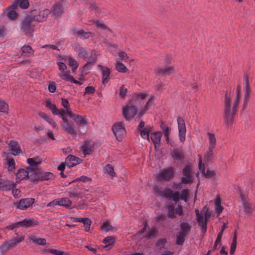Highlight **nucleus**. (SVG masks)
I'll use <instances>...</instances> for the list:
<instances>
[{
	"mask_svg": "<svg viewBox=\"0 0 255 255\" xmlns=\"http://www.w3.org/2000/svg\"><path fill=\"white\" fill-rule=\"evenodd\" d=\"M42 162L41 159L38 157H33L27 159V163L31 166L36 167Z\"/></svg>",
	"mask_w": 255,
	"mask_h": 255,
	"instance_id": "e433bc0d",
	"label": "nucleus"
},
{
	"mask_svg": "<svg viewBox=\"0 0 255 255\" xmlns=\"http://www.w3.org/2000/svg\"><path fill=\"white\" fill-rule=\"evenodd\" d=\"M161 137V132L156 131L151 134L150 138L154 144L156 146V144H159L160 143Z\"/></svg>",
	"mask_w": 255,
	"mask_h": 255,
	"instance_id": "f704fd0d",
	"label": "nucleus"
},
{
	"mask_svg": "<svg viewBox=\"0 0 255 255\" xmlns=\"http://www.w3.org/2000/svg\"><path fill=\"white\" fill-rule=\"evenodd\" d=\"M237 246V237L236 235H235L232 243L231 246V249H230V253L231 254H233L235 252Z\"/></svg>",
	"mask_w": 255,
	"mask_h": 255,
	"instance_id": "e2e57ef3",
	"label": "nucleus"
},
{
	"mask_svg": "<svg viewBox=\"0 0 255 255\" xmlns=\"http://www.w3.org/2000/svg\"><path fill=\"white\" fill-rule=\"evenodd\" d=\"M15 183H13V186L11 187L9 190H12V193L13 196L15 198H17L19 197L20 191L18 189L15 188Z\"/></svg>",
	"mask_w": 255,
	"mask_h": 255,
	"instance_id": "69168bd1",
	"label": "nucleus"
},
{
	"mask_svg": "<svg viewBox=\"0 0 255 255\" xmlns=\"http://www.w3.org/2000/svg\"><path fill=\"white\" fill-rule=\"evenodd\" d=\"M58 75L62 80L65 81H69L72 77L70 75L69 71L66 70L60 71Z\"/></svg>",
	"mask_w": 255,
	"mask_h": 255,
	"instance_id": "3c124183",
	"label": "nucleus"
},
{
	"mask_svg": "<svg viewBox=\"0 0 255 255\" xmlns=\"http://www.w3.org/2000/svg\"><path fill=\"white\" fill-rule=\"evenodd\" d=\"M160 128L163 132L167 143H169V134L170 129V128L163 123L161 124Z\"/></svg>",
	"mask_w": 255,
	"mask_h": 255,
	"instance_id": "37998d69",
	"label": "nucleus"
},
{
	"mask_svg": "<svg viewBox=\"0 0 255 255\" xmlns=\"http://www.w3.org/2000/svg\"><path fill=\"white\" fill-rule=\"evenodd\" d=\"M241 97V96L236 95V97H235V98L234 100V102L233 106V111L234 112V115H235V112H236L237 107L239 104Z\"/></svg>",
	"mask_w": 255,
	"mask_h": 255,
	"instance_id": "680f3d73",
	"label": "nucleus"
},
{
	"mask_svg": "<svg viewBox=\"0 0 255 255\" xmlns=\"http://www.w3.org/2000/svg\"><path fill=\"white\" fill-rule=\"evenodd\" d=\"M22 53H26L27 55H30L33 54V51L30 46L28 45H25L21 48Z\"/></svg>",
	"mask_w": 255,
	"mask_h": 255,
	"instance_id": "bf43d9fd",
	"label": "nucleus"
},
{
	"mask_svg": "<svg viewBox=\"0 0 255 255\" xmlns=\"http://www.w3.org/2000/svg\"><path fill=\"white\" fill-rule=\"evenodd\" d=\"M198 165L199 170L201 171L202 174L205 177L211 178L215 175V172L213 170H208L206 172H205L204 164L202 163L200 158H199Z\"/></svg>",
	"mask_w": 255,
	"mask_h": 255,
	"instance_id": "a878e982",
	"label": "nucleus"
},
{
	"mask_svg": "<svg viewBox=\"0 0 255 255\" xmlns=\"http://www.w3.org/2000/svg\"><path fill=\"white\" fill-rule=\"evenodd\" d=\"M115 68L119 72L126 73L128 71V68L126 66L120 61L119 59H117L115 64Z\"/></svg>",
	"mask_w": 255,
	"mask_h": 255,
	"instance_id": "72a5a7b5",
	"label": "nucleus"
},
{
	"mask_svg": "<svg viewBox=\"0 0 255 255\" xmlns=\"http://www.w3.org/2000/svg\"><path fill=\"white\" fill-rule=\"evenodd\" d=\"M112 129L116 138L119 141L121 140L123 136L126 135L125 125L122 122L115 123L113 126Z\"/></svg>",
	"mask_w": 255,
	"mask_h": 255,
	"instance_id": "423d86ee",
	"label": "nucleus"
},
{
	"mask_svg": "<svg viewBox=\"0 0 255 255\" xmlns=\"http://www.w3.org/2000/svg\"><path fill=\"white\" fill-rule=\"evenodd\" d=\"M7 164L8 165V170L13 172L15 169V161L14 159L11 158H7Z\"/></svg>",
	"mask_w": 255,
	"mask_h": 255,
	"instance_id": "5fc2aeb1",
	"label": "nucleus"
},
{
	"mask_svg": "<svg viewBox=\"0 0 255 255\" xmlns=\"http://www.w3.org/2000/svg\"><path fill=\"white\" fill-rule=\"evenodd\" d=\"M46 106L50 109L52 113L55 115H58L60 116L64 112V111L60 112L59 110L57 109L56 105L51 103L50 100L49 99H47L46 101Z\"/></svg>",
	"mask_w": 255,
	"mask_h": 255,
	"instance_id": "cd10ccee",
	"label": "nucleus"
},
{
	"mask_svg": "<svg viewBox=\"0 0 255 255\" xmlns=\"http://www.w3.org/2000/svg\"><path fill=\"white\" fill-rule=\"evenodd\" d=\"M167 241L165 239H162L159 240L156 243V246L159 249L163 248L164 247L165 244L166 243Z\"/></svg>",
	"mask_w": 255,
	"mask_h": 255,
	"instance_id": "774afa93",
	"label": "nucleus"
},
{
	"mask_svg": "<svg viewBox=\"0 0 255 255\" xmlns=\"http://www.w3.org/2000/svg\"><path fill=\"white\" fill-rule=\"evenodd\" d=\"M39 116L47 123H48L53 128H58V126L54 121V120L48 117L45 113H41L39 114Z\"/></svg>",
	"mask_w": 255,
	"mask_h": 255,
	"instance_id": "c9c22d12",
	"label": "nucleus"
},
{
	"mask_svg": "<svg viewBox=\"0 0 255 255\" xmlns=\"http://www.w3.org/2000/svg\"><path fill=\"white\" fill-rule=\"evenodd\" d=\"M62 120L63 122L61 124V127L63 128L65 132L71 134H75L76 133V128L74 124L72 122H70L65 117L64 112L59 116Z\"/></svg>",
	"mask_w": 255,
	"mask_h": 255,
	"instance_id": "1a4fd4ad",
	"label": "nucleus"
},
{
	"mask_svg": "<svg viewBox=\"0 0 255 255\" xmlns=\"http://www.w3.org/2000/svg\"><path fill=\"white\" fill-rule=\"evenodd\" d=\"M24 240L23 237H17L4 243L0 247V252L3 253L6 250L15 247L17 244Z\"/></svg>",
	"mask_w": 255,
	"mask_h": 255,
	"instance_id": "ddd939ff",
	"label": "nucleus"
},
{
	"mask_svg": "<svg viewBox=\"0 0 255 255\" xmlns=\"http://www.w3.org/2000/svg\"><path fill=\"white\" fill-rule=\"evenodd\" d=\"M105 171L111 176L113 177L115 176V173L114 171L113 167L110 164H107L105 168Z\"/></svg>",
	"mask_w": 255,
	"mask_h": 255,
	"instance_id": "6e6d98bb",
	"label": "nucleus"
},
{
	"mask_svg": "<svg viewBox=\"0 0 255 255\" xmlns=\"http://www.w3.org/2000/svg\"><path fill=\"white\" fill-rule=\"evenodd\" d=\"M115 242V239L111 236L107 237L104 240V243L105 244V248L112 245Z\"/></svg>",
	"mask_w": 255,
	"mask_h": 255,
	"instance_id": "4d7b16f0",
	"label": "nucleus"
},
{
	"mask_svg": "<svg viewBox=\"0 0 255 255\" xmlns=\"http://www.w3.org/2000/svg\"><path fill=\"white\" fill-rule=\"evenodd\" d=\"M231 102L230 97L226 95L225 100V123L228 128L233 125L234 117V112L233 111V109H231Z\"/></svg>",
	"mask_w": 255,
	"mask_h": 255,
	"instance_id": "f257e3e1",
	"label": "nucleus"
},
{
	"mask_svg": "<svg viewBox=\"0 0 255 255\" xmlns=\"http://www.w3.org/2000/svg\"><path fill=\"white\" fill-rule=\"evenodd\" d=\"M183 177L181 179V183L184 184L190 183L194 178L195 172L193 167L191 165H186L183 169Z\"/></svg>",
	"mask_w": 255,
	"mask_h": 255,
	"instance_id": "39448f33",
	"label": "nucleus"
},
{
	"mask_svg": "<svg viewBox=\"0 0 255 255\" xmlns=\"http://www.w3.org/2000/svg\"><path fill=\"white\" fill-rule=\"evenodd\" d=\"M32 242L36 244L41 246L46 244V241L44 238H33L32 239Z\"/></svg>",
	"mask_w": 255,
	"mask_h": 255,
	"instance_id": "13d9d810",
	"label": "nucleus"
},
{
	"mask_svg": "<svg viewBox=\"0 0 255 255\" xmlns=\"http://www.w3.org/2000/svg\"><path fill=\"white\" fill-rule=\"evenodd\" d=\"M98 53L97 51L94 49H92L90 51V53L88 59H87V62L84 65L83 67V72L87 74L88 71H89L92 66V63H94L96 59Z\"/></svg>",
	"mask_w": 255,
	"mask_h": 255,
	"instance_id": "f8f14e48",
	"label": "nucleus"
},
{
	"mask_svg": "<svg viewBox=\"0 0 255 255\" xmlns=\"http://www.w3.org/2000/svg\"><path fill=\"white\" fill-rule=\"evenodd\" d=\"M74 33L77 35L81 38L87 39L89 38L92 35V33L90 32H85L82 29L75 30Z\"/></svg>",
	"mask_w": 255,
	"mask_h": 255,
	"instance_id": "ea45409f",
	"label": "nucleus"
},
{
	"mask_svg": "<svg viewBox=\"0 0 255 255\" xmlns=\"http://www.w3.org/2000/svg\"><path fill=\"white\" fill-rule=\"evenodd\" d=\"M208 136L209 147L210 149H214L216 145L217 139L214 133L208 132L207 133Z\"/></svg>",
	"mask_w": 255,
	"mask_h": 255,
	"instance_id": "7c9ffc66",
	"label": "nucleus"
},
{
	"mask_svg": "<svg viewBox=\"0 0 255 255\" xmlns=\"http://www.w3.org/2000/svg\"><path fill=\"white\" fill-rule=\"evenodd\" d=\"M151 128L150 127L146 126L140 130V136L144 139H146L148 141L149 140V132L151 130Z\"/></svg>",
	"mask_w": 255,
	"mask_h": 255,
	"instance_id": "09e8293b",
	"label": "nucleus"
},
{
	"mask_svg": "<svg viewBox=\"0 0 255 255\" xmlns=\"http://www.w3.org/2000/svg\"><path fill=\"white\" fill-rule=\"evenodd\" d=\"M83 223L84 225L85 231H86V232L89 231L90 230L91 224V220L89 219L86 218L85 219V220L84 221Z\"/></svg>",
	"mask_w": 255,
	"mask_h": 255,
	"instance_id": "338daca9",
	"label": "nucleus"
},
{
	"mask_svg": "<svg viewBox=\"0 0 255 255\" xmlns=\"http://www.w3.org/2000/svg\"><path fill=\"white\" fill-rule=\"evenodd\" d=\"M31 21V18H27L21 23V29L26 34H30L33 31V26Z\"/></svg>",
	"mask_w": 255,
	"mask_h": 255,
	"instance_id": "a211bd4d",
	"label": "nucleus"
},
{
	"mask_svg": "<svg viewBox=\"0 0 255 255\" xmlns=\"http://www.w3.org/2000/svg\"><path fill=\"white\" fill-rule=\"evenodd\" d=\"M191 228V224L187 222H182L180 226V230L176 235V244L182 245L184 242L185 237L188 235Z\"/></svg>",
	"mask_w": 255,
	"mask_h": 255,
	"instance_id": "f03ea898",
	"label": "nucleus"
},
{
	"mask_svg": "<svg viewBox=\"0 0 255 255\" xmlns=\"http://www.w3.org/2000/svg\"><path fill=\"white\" fill-rule=\"evenodd\" d=\"M244 80V100L243 106V110H245L246 108V105L249 100L251 88L249 83V75L245 74L243 77Z\"/></svg>",
	"mask_w": 255,
	"mask_h": 255,
	"instance_id": "6e6552de",
	"label": "nucleus"
},
{
	"mask_svg": "<svg viewBox=\"0 0 255 255\" xmlns=\"http://www.w3.org/2000/svg\"><path fill=\"white\" fill-rule=\"evenodd\" d=\"M174 71L172 67L170 66H165L163 68H160L157 70V72L163 75H167L171 74Z\"/></svg>",
	"mask_w": 255,
	"mask_h": 255,
	"instance_id": "c03bdc74",
	"label": "nucleus"
},
{
	"mask_svg": "<svg viewBox=\"0 0 255 255\" xmlns=\"http://www.w3.org/2000/svg\"><path fill=\"white\" fill-rule=\"evenodd\" d=\"M83 193L78 186H76L73 189H70L68 192V195L70 198L79 197Z\"/></svg>",
	"mask_w": 255,
	"mask_h": 255,
	"instance_id": "473e14b6",
	"label": "nucleus"
},
{
	"mask_svg": "<svg viewBox=\"0 0 255 255\" xmlns=\"http://www.w3.org/2000/svg\"><path fill=\"white\" fill-rule=\"evenodd\" d=\"M174 169L172 167L164 168L160 170L157 176V179L160 181H167L174 177Z\"/></svg>",
	"mask_w": 255,
	"mask_h": 255,
	"instance_id": "0eeeda50",
	"label": "nucleus"
},
{
	"mask_svg": "<svg viewBox=\"0 0 255 255\" xmlns=\"http://www.w3.org/2000/svg\"><path fill=\"white\" fill-rule=\"evenodd\" d=\"M76 55L77 57L84 58V59H88L90 55V52H88L86 48L81 46H77L75 48Z\"/></svg>",
	"mask_w": 255,
	"mask_h": 255,
	"instance_id": "5701e85b",
	"label": "nucleus"
},
{
	"mask_svg": "<svg viewBox=\"0 0 255 255\" xmlns=\"http://www.w3.org/2000/svg\"><path fill=\"white\" fill-rule=\"evenodd\" d=\"M18 4L19 7L23 9L27 8L29 5L27 0H15L12 2V6L16 7Z\"/></svg>",
	"mask_w": 255,
	"mask_h": 255,
	"instance_id": "4c0bfd02",
	"label": "nucleus"
},
{
	"mask_svg": "<svg viewBox=\"0 0 255 255\" xmlns=\"http://www.w3.org/2000/svg\"><path fill=\"white\" fill-rule=\"evenodd\" d=\"M157 233V231L155 228H152L149 229L148 226L146 222L144 224L143 228L139 232V234H143L141 236L146 238H151L154 237Z\"/></svg>",
	"mask_w": 255,
	"mask_h": 255,
	"instance_id": "4468645a",
	"label": "nucleus"
},
{
	"mask_svg": "<svg viewBox=\"0 0 255 255\" xmlns=\"http://www.w3.org/2000/svg\"><path fill=\"white\" fill-rule=\"evenodd\" d=\"M82 162V159L74 155H68L66 159L65 163L69 167H72Z\"/></svg>",
	"mask_w": 255,
	"mask_h": 255,
	"instance_id": "aec40b11",
	"label": "nucleus"
},
{
	"mask_svg": "<svg viewBox=\"0 0 255 255\" xmlns=\"http://www.w3.org/2000/svg\"><path fill=\"white\" fill-rule=\"evenodd\" d=\"M54 177L53 174L49 172H41L39 173L38 179L41 180H48L52 179Z\"/></svg>",
	"mask_w": 255,
	"mask_h": 255,
	"instance_id": "a19ab883",
	"label": "nucleus"
},
{
	"mask_svg": "<svg viewBox=\"0 0 255 255\" xmlns=\"http://www.w3.org/2000/svg\"><path fill=\"white\" fill-rule=\"evenodd\" d=\"M164 194L167 197H171L175 202L178 201L180 199L184 200L186 202L188 195V191L187 189L183 190L180 195L179 193L177 192L173 193L171 190L168 189L165 190Z\"/></svg>",
	"mask_w": 255,
	"mask_h": 255,
	"instance_id": "20e7f679",
	"label": "nucleus"
},
{
	"mask_svg": "<svg viewBox=\"0 0 255 255\" xmlns=\"http://www.w3.org/2000/svg\"><path fill=\"white\" fill-rule=\"evenodd\" d=\"M9 145L11 152L13 155H17L21 152V149L16 141L11 140L10 141Z\"/></svg>",
	"mask_w": 255,
	"mask_h": 255,
	"instance_id": "c756f323",
	"label": "nucleus"
},
{
	"mask_svg": "<svg viewBox=\"0 0 255 255\" xmlns=\"http://www.w3.org/2000/svg\"><path fill=\"white\" fill-rule=\"evenodd\" d=\"M16 7V6H12V5L9 7L7 8V17L13 20L14 18H15L17 16V13L16 12L14 8Z\"/></svg>",
	"mask_w": 255,
	"mask_h": 255,
	"instance_id": "a18cd8bd",
	"label": "nucleus"
},
{
	"mask_svg": "<svg viewBox=\"0 0 255 255\" xmlns=\"http://www.w3.org/2000/svg\"><path fill=\"white\" fill-rule=\"evenodd\" d=\"M8 110V105L3 101L0 99V111L6 112Z\"/></svg>",
	"mask_w": 255,
	"mask_h": 255,
	"instance_id": "0e129e2a",
	"label": "nucleus"
},
{
	"mask_svg": "<svg viewBox=\"0 0 255 255\" xmlns=\"http://www.w3.org/2000/svg\"><path fill=\"white\" fill-rule=\"evenodd\" d=\"M73 116H69L72 118L76 124L79 128H82L87 125V122L86 120L85 117L81 116L79 115H76L72 113Z\"/></svg>",
	"mask_w": 255,
	"mask_h": 255,
	"instance_id": "412c9836",
	"label": "nucleus"
},
{
	"mask_svg": "<svg viewBox=\"0 0 255 255\" xmlns=\"http://www.w3.org/2000/svg\"><path fill=\"white\" fill-rule=\"evenodd\" d=\"M94 23L95 24L97 27L99 28L103 29L107 28L106 26L105 25L104 23L102 21L91 20L89 21L88 24L92 25Z\"/></svg>",
	"mask_w": 255,
	"mask_h": 255,
	"instance_id": "603ef678",
	"label": "nucleus"
},
{
	"mask_svg": "<svg viewBox=\"0 0 255 255\" xmlns=\"http://www.w3.org/2000/svg\"><path fill=\"white\" fill-rule=\"evenodd\" d=\"M137 112V108L135 105H127L123 108V115L127 121L131 120Z\"/></svg>",
	"mask_w": 255,
	"mask_h": 255,
	"instance_id": "9d476101",
	"label": "nucleus"
},
{
	"mask_svg": "<svg viewBox=\"0 0 255 255\" xmlns=\"http://www.w3.org/2000/svg\"><path fill=\"white\" fill-rule=\"evenodd\" d=\"M61 105L65 109V112H66L69 116H73L72 112L70 108L69 102L67 99L61 98Z\"/></svg>",
	"mask_w": 255,
	"mask_h": 255,
	"instance_id": "58836bf2",
	"label": "nucleus"
},
{
	"mask_svg": "<svg viewBox=\"0 0 255 255\" xmlns=\"http://www.w3.org/2000/svg\"><path fill=\"white\" fill-rule=\"evenodd\" d=\"M240 197L242 204V207L240 209L241 213L248 215H250L252 213V209L247 196L240 192Z\"/></svg>",
	"mask_w": 255,
	"mask_h": 255,
	"instance_id": "9b49d317",
	"label": "nucleus"
},
{
	"mask_svg": "<svg viewBox=\"0 0 255 255\" xmlns=\"http://www.w3.org/2000/svg\"><path fill=\"white\" fill-rule=\"evenodd\" d=\"M34 202L33 198H25L20 200L15 204L17 208L24 210L31 205Z\"/></svg>",
	"mask_w": 255,
	"mask_h": 255,
	"instance_id": "f3484780",
	"label": "nucleus"
},
{
	"mask_svg": "<svg viewBox=\"0 0 255 255\" xmlns=\"http://www.w3.org/2000/svg\"><path fill=\"white\" fill-rule=\"evenodd\" d=\"M29 171L27 169L20 168L16 173V179L19 181L28 177Z\"/></svg>",
	"mask_w": 255,
	"mask_h": 255,
	"instance_id": "c85d7f7f",
	"label": "nucleus"
},
{
	"mask_svg": "<svg viewBox=\"0 0 255 255\" xmlns=\"http://www.w3.org/2000/svg\"><path fill=\"white\" fill-rule=\"evenodd\" d=\"M59 206L65 207L66 208H69L71 204L72 201L68 198H58Z\"/></svg>",
	"mask_w": 255,
	"mask_h": 255,
	"instance_id": "79ce46f5",
	"label": "nucleus"
},
{
	"mask_svg": "<svg viewBox=\"0 0 255 255\" xmlns=\"http://www.w3.org/2000/svg\"><path fill=\"white\" fill-rule=\"evenodd\" d=\"M50 13V11L48 9H44L41 10L38 14L34 15L33 17V20L34 21H43L47 17L48 14Z\"/></svg>",
	"mask_w": 255,
	"mask_h": 255,
	"instance_id": "393cba45",
	"label": "nucleus"
},
{
	"mask_svg": "<svg viewBox=\"0 0 255 255\" xmlns=\"http://www.w3.org/2000/svg\"><path fill=\"white\" fill-rule=\"evenodd\" d=\"M101 229L105 232L113 231L114 230V227H113L108 221L103 222Z\"/></svg>",
	"mask_w": 255,
	"mask_h": 255,
	"instance_id": "8fccbe9b",
	"label": "nucleus"
},
{
	"mask_svg": "<svg viewBox=\"0 0 255 255\" xmlns=\"http://www.w3.org/2000/svg\"><path fill=\"white\" fill-rule=\"evenodd\" d=\"M215 211L218 214H220L223 209L222 206H221V200L219 196H217L215 199Z\"/></svg>",
	"mask_w": 255,
	"mask_h": 255,
	"instance_id": "49530a36",
	"label": "nucleus"
},
{
	"mask_svg": "<svg viewBox=\"0 0 255 255\" xmlns=\"http://www.w3.org/2000/svg\"><path fill=\"white\" fill-rule=\"evenodd\" d=\"M63 12V8L61 3H56L52 7L51 12L55 16L60 15Z\"/></svg>",
	"mask_w": 255,
	"mask_h": 255,
	"instance_id": "2f4dec72",
	"label": "nucleus"
},
{
	"mask_svg": "<svg viewBox=\"0 0 255 255\" xmlns=\"http://www.w3.org/2000/svg\"><path fill=\"white\" fill-rule=\"evenodd\" d=\"M102 71V80L104 85L107 84L110 80V70L107 66H103L101 65L98 66Z\"/></svg>",
	"mask_w": 255,
	"mask_h": 255,
	"instance_id": "4be33fe9",
	"label": "nucleus"
},
{
	"mask_svg": "<svg viewBox=\"0 0 255 255\" xmlns=\"http://www.w3.org/2000/svg\"><path fill=\"white\" fill-rule=\"evenodd\" d=\"M60 58H59V61L57 62V64L59 67V70L60 71H65L67 69V66L64 62V61L62 60H60Z\"/></svg>",
	"mask_w": 255,
	"mask_h": 255,
	"instance_id": "052dcab7",
	"label": "nucleus"
},
{
	"mask_svg": "<svg viewBox=\"0 0 255 255\" xmlns=\"http://www.w3.org/2000/svg\"><path fill=\"white\" fill-rule=\"evenodd\" d=\"M213 150L214 149H210V148H208V150L205 152L204 160L206 162L210 161L213 159L214 157Z\"/></svg>",
	"mask_w": 255,
	"mask_h": 255,
	"instance_id": "de8ad7c7",
	"label": "nucleus"
},
{
	"mask_svg": "<svg viewBox=\"0 0 255 255\" xmlns=\"http://www.w3.org/2000/svg\"><path fill=\"white\" fill-rule=\"evenodd\" d=\"M59 58H60V60H62L65 62L67 60L69 62V65L72 67V71L73 72H75L76 70L78 67V63L75 60V59L71 55H68L65 57H62V56H59Z\"/></svg>",
	"mask_w": 255,
	"mask_h": 255,
	"instance_id": "6ab92c4d",
	"label": "nucleus"
},
{
	"mask_svg": "<svg viewBox=\"0 0 255 255\" xmlns=\"http://www.w3.org/2000/svg\"><path fill=\"white\" fill-rule=\"evenodd\" d=\"M195 212L197 222L202 228V232L205 233L207 229V220L211 216V213L207 210L205 211L204 210L201 211V213H199L198 210H196Z\"/></svg>",
	"mask_w": 255,
	"mask_h": 255,
	"instance_id": "7ed1b4c3",
	"label": "nucleus"
},
{
	"mask_svg": "<svg viewBox=\"0 0 255 255\" xmlns=\"http://www.w3.org/2000/svg\"><path fill=\"white\" fill-rule=\"evenodd\" d=\"M80 149L85 155L90 154L93 150V144L90 141H86L82 144Z\"/></svg>",
	"mask_w": 255,
	"mask_h": 255,
	"instance_id": "bb28decb",
	"label": "nucleus"
},
{
	"mask_svg": "<svg viewBox=\"0 0 255 255\" xmlns=\"http://www.w3.org/2000/svg\"><path fill=\"white\" fill-rule=\"evenodd\" d=\"M177 123L179 139L181 142H183L185 139L186 131L185 123L182 118L178 117L177 119Z\"/></svg>",
	"mask_w": 255,
	"mask_h": 255,
	"instance_id": "2eb2a0df",
	"label": "nucleus"
},
{
	"mask_svg": "<svg viewBox=\"0 0 255 255\" xmlns=\"http://www.w3.org/2000/svg\"><path fill=\"white\" fill-rule=\"evenodd\" d=\"M33 219H24L20 222L14 223V224L10 225L8 228L13 229L14 228H17L21 226L29 227L32 224Z\"/></svg>",
	"mask_w": 255,
	"mask_h": 255,
	"instance_id": "b1692460",
	"label": "nucleus"
},
{
	"mask_svg": "<svg viewBox=\"0 0 255 255\" xmlns=\"http://www.w3.org/2000/svg\"><path fill=\"white\" fill-rule=\"evenodd\" d=\"M44 253L52 255H63V252L56 249H48L44 251Z\"/></svg>",
	"mask_w": 255,
	"mask_h": 255,
	"instance_id": "864d4df0",
	"label": "nucleus"
},
{
	"mask_svg": "<svg viewBox=\"0 0 255 255\" xmlns=\"http://www.w3.org/2000/svg\"><path fill=\"white\" fill-rule=\"evenodd\" d=\"M183 214L182 208L180 205H178L176 209L172 205L168 207V216L171 218H175L177 216H181Z\"/></svg>",
	"mask_w": 255,
	"mask_h": 255,
	"instance_id": "dca6fc26",
	"label": "nucleus"
}]
</instances>
